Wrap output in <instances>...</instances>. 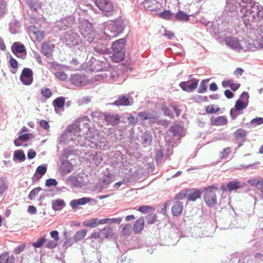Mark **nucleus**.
<instances>
[{"label":"nucleus","instance_id":"obj_1","mask_svg":"<svg viewBox=\"0 0 263 263\" xmlns=\"http://www.w3.org/2000/svg\"><path fill=\"white\" fill-rule=\"evenodd\" d=\"M90 121L88 117L83 116L78 119V124L68 126L58 138L59 144H69L72 141L77 145L101 149L102 142L98 140V134L90 130Z\"/></svg>","mask_w":263,"mask_h":263},{"label":"nucleus","instance_id":"obj_2","mask_svg":"<svg viewBox=\"0 0 263 263\" xmlns=\"http://www.w3.org/2000/svg\"><path fill=\"white\" fill-rule=\"evenodd\" d=\"M261 10L259 5L252 0H226L225 9L221 17L230 22L235 16L240 17L247 29H252V23L258 20Z\"/></svg>","mask_w":263,"mask_h":263},{"label":"nucleus","instance_id":"obj_3","mask_svg":"<svg viewBox=\"0 0 263 263\" xmlns=\"http://www.w3.org/2000/svg\"><path fill=\"white\" fill-rule=\"evenodd\" d=\"M79 30L84 39L89 43H93L99 38L92 24L87 20L80 23Z\"/></svg>","mask_w":263,"mask_h":263},{"label":"nucleus","instance_id":"obj_4","mask_svg":"<svg viewBox=\"0 0 263 263\" xmlns=\"http://www.w3.org/2000/svg\"><path fill=\"white\" fill-rule=\"evenodd\" d=\"M125 43L126 40L124 38L119 39L112 43L111 49L114 53L111 59L113 62L119 63L124 60L125 57L124 51Z\"/></svg>","mask_w":263,"mask_h":263},{"label":"nucleus","instance_id":"obj_5","mask_svg":"<svg viewBox=\"0 0 263 263\" xmlns=\"http://www.w3.org/2000/svg\"><path fill=\"white\" fill-rule=\"evenodd\" d=\"M125 27V24L122 20L112 22L108 24L105 31L106 38L111 40L112 37L118 36L123 32Z\"/></svg>","mask_w":263,"mask_h":263},{"label":"nucleus","instance_id":"obj_6","mask_svg":"<svg viewBox=\"0 0 263 263\" xmlns=\"http://www.w3.org/2000/svg\"><path fill=\"white\" fill-rule=\"evenodd\" d=\"M221 18H222L221 17ZM219 21L216 22L213 21H206V20L203 21L202 23L208 29H211V31L213 32L215 35H218L225 28L227 27L228 24L229 22H225L223 19L221 18V25H220Z\"/></svg>","mask_w":263,"mask_h":263},{"label":"nucleus","instance_id":"obj_7","mask_svg":"<svg viewBox=\"0 0 263 263\" xmlns=\"http://www.w3.org/2000/svg\"><path fill=\"white\" fill-rule=\"evenodd\" d=\"M64 42L67 47L71 48L74 46L79 45L82 43V41L78 33L70 30L65 33Z\"/></svg>","mask_w":263,"mask_h":263},{"label":"nucleus","instance_id":"obj_8","mask_svg":"<svg viewBox=\"0 0 263 263\" xmlns=\"http://www.w3.org/2000/svg\"><path fill=\"white\" fill-rule=\"evenodd\" d=\"M213 189L216 191L218 190V188L213 185L210 186L204 190V200L206 204L210 207L213 206L217 202L216 195L213 190Z\"/></svg>","mask_w":263,"mask_h":263},{"label":"nucleus","instance_id":"obj_9","mask_svg":"<svg viewBox=\"0 0 263 263\" xmlns=\"http://www.w3.org/2000/svg\"><path fill=\"white\" fill-rule=\"evenodd\" d=\"M118 75L115 71L108 70L101 71V73L95 76V80L96 81L112 82L116 81Z\"/></svg>","mask_w":263,"mask_h":263},{"label":"nucleus","instance_id":"obj_10","mask_svg":"<svg viewBox=\"0 0 263 263\" xmlns=\"http://www.w3.org/2000/svg\"><path fill=\"white\" fill-rule=\"evenodd\" d=\"M69 81L72 85L79 87L85 85L88 83V80L85 75L77 73L70 75Z\"/></svg>","mask_w":263,"mask_h":263},{"label":"nucleus","instance_id":"obj_11","mask_svg":"<svg viewBox=\"0 0 263 263\" xmlns=\"http://www.w3.org/2000/svg\"><path fill=\"white\" fill-rule=\"evenodd\" d=\"M134 101L129 94H124L119 96L118 99L112 104L117 106H127L132 105Z\"/></svg>","mask_w":263,"mask_h":263},{"label":"nucleus","instance_id":"obj_12","mask_svg":"<svg viewBox=\"0 0 263 263\" xmlns=\"http://www.w3.org/2000/svg\"><path fill=\"white\" fill-rule=\"evenodd\" d=\"M21 82L25 85H29L33 82V71L29 68H24L20 76Z\"/></svg>","mask_w":263,"mask_h":263},{"label":"nucleus","instance_id":"obj_13","mask_svg":"<svg viewBox=\"0 0 263 263\" xmlns=\"http://www.w3.org/2000/svg\"><path fill=\"white\" fill-rule=\"evenodd\" d=\"M249 95L247 92H243L240 98L236 101L234 107L243 110L246 109L249 104Z\"/></svg>","mask_w":263,"mask_h":263},{"label":"nucleus","instance_id":"obj_14","mask_svg":"<svg viewBox=\"0 0 263 263\" xmlns=\"http://www.w3.org/2000/svg\"><path fill=\"white\" fill-rule=\"evenodd\" d=\"M224 41L226 44L228 46L235 50L237 51L245 50L239 41L236 37L232 36L227 37Z\"/></svg>","mask_w":263,"mask_h":263},{"label":"nucleus","instance_id":"obj_15","mask_svg":"<svg viewBox=\"0 0 263 263\" xmlns=\"http://www.w3.org/2000/svg\"><path fill=\"white\" fill-rule=\"evenodd\" d=\"M73 23V19L71 16H67L55 22V27L60 30H66Z\"/></svg>","mask_w":263,"mask_h":263},{"label":"nucleus","instance_id":"obj_16","mask_svg":"<svg viewBox=\"0 0 263 263\" xmlns=\"http://www.w3.org/2000/svg\"><path fill=\"white\" fill-rule=\"evenodd\" d=\"M96 6L105 12H110L113 10V6L110 0H95Z\"/></svg>","mask_w":263,"mask_h":263},{"label":"nucleus","instance_id":"obj_17","mask_svg":"<svg viewBox=\"0 0 263 263\" xmlns=\"http://www.w3.org/2000/svg\"><path fill=\"white\" fill-rule=\"evenodd\" d=\"M120 116L114 112H109L104 114V120L108 125L115 126L117 125L120 121Z\"/></svg>","mask_w":263,"mask_h":263},{"label":"nucleus","instance_id":"obj_18","mask_svg":"<svg viewBox=\"0 0 263 263\" xmlns=\"http://www.w3.org/2000/svg\"><path fill=\"white\" fill-rule=\"evenodd\" d=\"M96 44L94 47V51L98 54H104L108 53L109 49L107 48V44L99 38L98 41L93 42Z\"/></svg>","mask_w":263,"mask_h":263},{"label":"nucleus","instance_id":"obj_19","mask_svg":"<svg viewBox=\"0 0 263 263\" xmlns=\"http://www.w3.org/2000/svg\"><path fill=\"white\" fill-rule=\"evenodd\" d=\"M11 50L12 52L16 55L17 53H24V55L22 57V59L25 58L26 55V50L25 47L20 42H14L11 46Z\"/></svg>","mask_w":263,"mask_h":263},{"label":"nucleus","instance_id":"obj_20","mask_svg":"<svg viewBox=\"0 0 263 263\" xmlns=\"http://www.w3.org/2000/svg\"><path fill=\"white\" fill-rule=\"evenodd\" d=\"M91 200L90 197H83L78 199H73L70 201L69 203L70 206L72 209H76L78 208V205H83L89 202Z\"/></svg>","mask_w":263,"mask_h":263},{"label":"nucleus","instance_id":"obj_21","mask_svg":"<svg viewBox=\"0 0 263 263\" xmlns=\"http://www.w3.org/2000/svg\"><path fill=\"white\" fill-rule=\"evenodd\" d=\"M144 147L151 144L153 141V137L150 132L146 131L142 134L141 139L139 140Z\"/></svg>","mask_w":263,"mask_h":263},{"label":"nucleus","instance_id":"obj_22","mask_svg":"<svg viewBox=\"0 0 263 263\" xmlns=\"http://www.w3.org/2000/svg\"><path fill=\"white\" fill-rule=\"evenodd\" d=\"M183 209V204L182 202L179 201L174 202L171 209L172 215L174 216L180 215L182 213Z\"/></svg>","mask_w":263,"mask_h":263},{"label":"nucleus","instance_id":"obj_23","mask_svg":"<svg viewBox=\"0 0 263 263\" xmlns=\"http://www.w3.org/2000/svg\"><path fill=\"white\" fill-rule=\"evenodd\" d=\"M54 46L50 42L44 43L41 47V51L42 53L47 57H49L51 55Z\"/></svg>","mask_w":263,"mask_h":263},{"label":"nucleus","instance_id":"obj_24","mask_svg":"<svg viewBox=\"0 0 263 263\" xmlns=\"http://www.w3.org/2000/svg\"><path fill=\"white\" fill-rule=\"evenodd\" d=\"M200 196L201 193L197 189H193L186 191V197L190 201H196V199L200 198Z\"/></svg>","mask_w":263,"mask_h":263},{"label":"nucleus","instance_id":"obj_25","mask_svg":"<svg viewBox=\"0 0 263 263\" xmlns=\"http://www.w3.org/2000/svg\"><path fill=\"white\" fill-rule=\"evenodd\" d=\"M137 116L142 120H147L149 119H156L157 115L154 112L142 111L138 113Z\"/></svg>","mask_w":263,"mask_h":263},{"label":"nucleus","instance_id":"obj_26","mask_svg":"<svg viewBox=\"0 0 263 263\" xmlns=\"http://www.w3.org/2000/svg\"><path fill=\"white\" fill-rule=\"evenodd\" d=\"M26 3L30 8V10L32 12L36 13H39V10L41 7L40 3L39 1L37 0H26Z\"/></svg>","mask_w":263,"mask_h":263},{"label":"nucleus","instance_id":"obj_27","mask_svg":"<svg viewBox=\"0 0 263 263\" xmlns=\"http://www.w3.org/2000/svg\"><path fill=\"white\" fill-rule=\"evenodd\" d=\"M73 165L67 160H61V168L64 174L69 173L72 170Z\"/></svg>","mask_w":263,"mask_h":263},{"label":"nucleus","instance_id":"obj_28","mask_svg":"<svg viewBox=\"0 0 263 263\" xmlns=\"http://www.w3.org/2000/svg\"><path fill=\"white\" fill-rule=\"evenodd\" d=\"M51 205L52 209L55 211L61 210L65 206L66 203L63 199H55L51 201Z\"/></svg>","mask_w":263,"mask_h":263},{"label":"nucleus","instance_id":"obj_29","mask_svg":"<svg viewBox=\"0 0 263 263\" xmlns=\"http://www.w3.org/2000/svg\"><path fill=\"white\" fill-rule=\"evenodd\" d=\"M144 220L143 217L138 219L135 222L133 227V231L135 233H139L144 228Z\"/></svg>","mask_w":263,"mask_h":263},{"label":"nucleus","instance_id":"obj_30","mask_svg":"<svg viewBox=\"0 0 263 263\" xmlns=\"http://www.w3.org/2000/svg\"><path fill=\"white\" fill-rule=\"evenodd\" d=\"M212 125L220 126L226 125L227 123V119L224 116H219L218 117H212L211 119Z\"/></svg>","mask_w":263,"mask_h":263},{"label":"nucleus","instance_id":"obj_31","mask_svg":"<svg viewBox=\"0 0 263 263\" xmlns=\"http://www.w3.org/2000/svg\"><path fill=\"white\" fill-rule=\"evenodd\" d=\"M14 256L9 255L7 252L0 255V263H14Z\"/></svg>","mask_w":263,"mask_h":263},{"label":"nucleus","instance_id":"obj_32","mask_svg":"<svg viewBox=\"0 0 263 263\" xmlns=\"http://www.w3.org/2000/svg\"><path fill=\"white\" fill-rule=\"evenodd\" d=\"M222 86L224 88L230 87L232 90L235 91L240 87V84L239 83H234L232 80H228L227 81H223L222 82Z\"/></svg>","mask_w":263,"mask_h":263},{"label":"nucleus","instance_id":"obj_33","mask_svg":"<svg viewBox=\"0 0 263 263\" xmlns=\"http://www.w3.org/2000/svg\"><path fill=\"white\" fill-rule=\"evenodd\" d=\"M246 131L242 128L238 129L234 133V135L237 141L241 140L245 142L246 139Z\"/></svg>","mask_w":263,"mask_h":263},{"label":"nucleus","instance_id":"obj_34","mask_svg":"<svg viewBox=\"0 0 263 263\" xmlns=\"http://www.w3.org/2000/svg\"><path fill=\"white\" fill-rule=\"evenodd\" d=\"M227 187L229 192L235 191L242 187L241 183L237 180L229 181L227 183Z\"/></svg>","mask_w":263,"mask_h":263},{"label":"nucleus","instance_id":"obj_35","mask_svg":"<svg viewBox=\"0 0 263 263\" xmlns=\"http://www.w3.org/2000/svg\"><path fill=\"white\" fill-rule=\"evenodd\" d=\"M183 127L178 124L173 125L169 129V132L173 134V136H180L183 132Z\"/></svg>","mask_w":263,"mask_h":263},{"label":"nucleus","instance_id":"obj_36","mask_svg":"<svg viewBox=\"0 0 263 263\" xmlns=\"http://www.w3.org/2000/svg\"><path fill=\"white\" fill-rule=\"evenodd\" d=\"M55 109L61 108L65 105V98L63 97H59L54 99L52 102Z\"/></svg>","mask_w":263,"mask_h":263},{"label":"nucleus","instance_id":"obj_37","mask_svg":"<svg viewBox=\"0 0 263 263\" xmlns=\"http://www.w3.org/2000/svg\"><path fill=\"white\" fill-rule=\"evenodd\" d=\"M175 18L177 21H187L189 19V15L181 10H179L175 15Z\"/></svg>","mask_w":263,"mask_h":263},{"label":"nucleus","instance_id":"obj_38","mask_svg":"<svg viewBox=\"0 0 263 263\" xmlns=\"http://www.w3.org/2000/svg\"><path fill=\"white\" fill-rule=\"evenodd\" d=\"M13 159H17L20 162L24 161L26 159V156L24 151L22 150H16L14 151Z\"/></svg>","mask_w":263,"mask_h":263},{"label":"nucleus","instance_id":"obj_39","mask_svg":"<svg viewBox=\"0 0 263 263\" xmlns=\"http://www.w3.org/2000/svg\"><path fill=\"white\" fill-rule=\"evenodd\" d=\"M87 234V230L83 229V230H79L76 232L73 238L74 240L76 242L81 241L82 240L86 235Z\"/></svg>","mask_w":263,"mask_h":263},{"label":"nucleus","instance_id":"obj_40","mask_svg":"<svg viewBox=\"0 0 263 263\" xmlns=\"http://www.w3.org/2000/svg\"><path fill=\"white\" fill-rule=\"evenodd\" d=\"M242 114V110L235 107L232 108L230 111V115L232 120H235L237 117Z\"/></svg>","mask_w":263,"mask_h":263},{"label":"nucleus","instance_id":"obj_41","mask_svg":"<svg viewBox=\"0 0 263 263\" xmlns=\"http://www.w3.org/2000/svg\"><path fill=\"white\" fill-rule=\"evenodd\" d=\"M100 232L106 238L109 236H112L113 234V229L110 227H105L100 231Z\"/></svg>","mask_w":263,"mask_h":263},{"label":"nucleus","instance_id":"obj_42","mask_svg":"<svg viewBox=\"0 0 263 263\" xmlns=\"http://www.w3.org/2000/svg\"><path fill=\"white\" fill-rule=\"evenodd\" d=\"M209 79H205L202 80L200 84V86L198 89V92L199 93H204L207 90V84L209 82Z\"/></svg>","mask_w":263,"mask_h":263},{"label":"nucleus","instance_id":"obj_43","mask_svg":"<svg viewBox=\"0 0 263 263\" xmlns=\"http://www.w3.org/2000/svg\"><path fill=\"white\" fill-rule=\"evenodd\" d=\"M84 225L92 228H97L99 226L98 219H91L85 222Z\"/></svg>","mask_w":263,"mask_h":263},{"label":"nucleus","instance_id":"obj_44","mask_svg":"<svg viewBox=\"0 0 263 263\" xmlns=\"http://www.w3.org/2000/svg\"><path fill=\"white\" fill-rule=\"evenodd\" d=\"M50 65L51 69L56 71H60L64 69L65 68H67L66 65L60 64L55 61L51 62Z\"/></svg>","mask_w":263,"mask_h":263},{"label":"nucleus","instance_id":"obj_45","mask_svg":"<svg viewBox=\"0 0 263 263\" xmlns=\"http://www.w3.org/2000/svg\"><path fill=\"white\" fill-rule=\"evenodd\" d=\"M42 189L41 187H37L32 190L30 192L28 198L30 200H34L36 196H37L40 191H41Z\"/></svg>","mask_w":263,"mask_h":263},{"label":"nucleus","instance_id":"obj_46","mask_svg":"<svg viewBox=\"0 0 263 263\" xmlns=\"http://www.w3.org/2000/svg\"><path fill=\"white\" fill-rule=\"evenodd\" d=\"M155 209L152 206L148 205H142L139 207L138 211L142 213H149Z\"/></svg>","mask_w":263,"mask_h":263},{"label":"nucleus","instance_id":"obj_47","mask_svg":"<svg viewBox=\"0 0 263 263\" xmlns=\"http://www.w3.org/2000/svg\"><path fill=\"white\" fill-rule=\"evenodd\" d=\"M46 241V238L44 237H40L36 241L32 243V246L35 248H40L45 244Z\"/></svg>","mask_w":263,"mask_h":263},{"label":"nucleus","instance_id":"obj_48","mask_svg":"<svg viewBox=\"0 0 263 263\" xmlns=\"http://www.w3.org/2000/svg\"><path fill=\"white\" fill-rule=\"evenodd\" d=\"M157 216L155 214H149L145 217L146 222L149 224L154 223L156 221Z\"/></svg>","mask_w":263,"mask_h":263},{"label":"nucleus","instance_id":"obj_49","mask_svg":"<svg viewBox=\"0 0 263 263\" xmlns=\"http://www.w3.org/2000/svg\"><path fill=\"white\" fill-rule=\"evenodd\" d=\"M57 241L55 240H48L46 239L45 243V247L49 249H53L57 246Z\"/></svg>","mask_w":263,"mask_h":263},{"label":"nucleus","instance_id":"obj_50","mask_svg":"<svg viewBox=\"0 0 263 263\" xmlns=\"http://www.w3.org/2000/svg\"><path fill=\"white\" fill-rule=\"evenodd\" d=\"M173 16V13L170 10H165L160 13V17L165 20H170Z\"/></svg>","mask_w":263,"mask_h":263},{"label":"nucleus","instance_id":"obj_51","mask_svg":"<svg viewBox=\"0 0 263 263\" xmlns=\"http://www.w3.org/2000/svg\"><path fill=\"white\" fill-rule=\"evenodd\" d=\"M71 180L72 185L75 187H82L84 185V183L81 181V179L79 180L77 178L72 177Z\"/></svg>","mask_w":263,"mask_h":263},{"label":"nucleus","instance_id":"obj_52","mask_svg":"<svg viewBox=\"0 0 263 263\" xmlns=\"http://www.w3.org/2000/svg\"><path fill=\"white\" fill-rule=\"evenodd\" d=\"M54 75L61 81H65L68 78L67 74L63 71H57Z\"/></svg>","mask_w":263,"mask_h":263},{"label":"nucleus","instance_id":"obj_53","mask_svg":"<svg viewBox=\"0 0 263 263\" xmlns=\"http://www.w3.org/2000/svg\"><path fill=\"white\" fill-rule=\"evenodd\" d=\"M132 226L130 224H125L121 230L122 234L124 236H129Z\"/></svg>","mask_w":263,"mask_h":263},{"label":"nucleus","instance_id":"obj_54","mask_svg":"<svg viewBox=\"0 0 263 263\" xmlns=\"http://www.w3.org/2000/svg\"><path fill=\"white\" fill-rule=\"evenodd\" d=\"M42 95L46 98H49L52 96V92L48 88H43L41 89Z\"/></svg>","mask_w":263,"mask_h":263},{"label":"nucleus","instance_id":"obj_55","mask_svg":"<svg viewBox=\"0 0 263 263\" xmlns=\"http://www.w3.org/2000/svg\"><path fill=\"white\" fill-rule=\"evenodd\" d=\"M198 81H195L191 83L187 82V89H189L188 92H191L195 90L198 85Z\"/></svg>","mask_w":263,"mask_h":263},{"label":"nucleus","instance_id":"obj_56","mask_svg":"<svg viewBox=\"0 0 263 263\" xmlns=\"http://www.w3.org/2000/svg\"><path fill=\"white\" fill-rule=\"evenodd\" d=\"M6 12V3L4 0H0V16H3Z\"/></svg>","mask_w":263,"mask_h":263},{"label":"nucleus","instance_id":"obj_57","mask_svg":"<svg viewBox=\"0 0 263 263\" xmlns=\"http://www.w3.org/2000/svg\"><path fill=\"white\" fill-rule=\"evenodd\" d=\"M58 184L57 181L53 178H49L46 180L45 185L46 186H56Z\"/></svg>","mask_w":263,"mask_h":263},{"label":"nucleus","instance_id":"obj_58","mask_svg":"<svg viewBox=\"0 0 263 263\" xmlns=\"http://www.w3.org/2000/svg\"><path fill=\"white\" fill-rule=\"evenodd\" d=\"M127 120L129 125L135 126L138 122V118L131 115L127 118Z\"/></svg>","mask_w":263,"mask_h":263},{"label":"nucleus","instance_id":"obj_59","mask_svg":"<svg viewBox=\"0 0 263 263\" xmlns=\"http://www.w3.org/2000/svg\"><path fill=\"white\" fill-rule=\"evenodd\" d=\"M36 172L43 176L47 172V167L43 165H40L37 167Z\"/></svg>","mask_w":263,"mask_h":263},{"label":"nucleus","instance_id":"obj_60","mask_svg":"<svg viewBox=\"0 0 263 263\" xmlns=\"http://www.w3.org/2000/svg\"><path fill=\"white\" fill-rule=\"evenodd\" d=\"M231 151V148L230 147H227L223 149L222 152H220L219 156L220 158H224L226 156L228 155Z\"/></svg>","mask_w":263,"mask_h":263},{"label":"nucleus","instance_id":"obj_61","mask_svg":"<svg viewBox=\"0 0 263 263\" xmlns=\"http://www.w3.org/2000/svg\"><path fill=\"white\" fill-rule=\"evenodd\" d=\"M250 124L261 125L263 124V118L257 117L253 119L250 122Z\"/></svg>","mask_w":263,"mask_h":263},{"label":"nucleus","instance_id":"obj_62","mask_svg":"<svg viewBox=\"0 0 263 263\" xmlns=\"http://www.w3.org/2000/svg\"><path fill=\"white\" fill-rule=\"evenodd\" d=\"M162 109L166 116H167L170 118H172L173 117L172 110L170 108L163 106L162 107Z\"/></svg>","mask_w":263,"mask_h":263},{"label":"nucleus","instance_id":"obj_63","mask_svg":"<svg viewBox=\"0 0 263 263\" xmlns=\"http://www.w3.org/2000/svg\"><path fill=\"white\" fill-rule=\"evenodd\" d=\"M26 247L25 244H21L16 247L14 250V253L16 254H19L22 252Z\"/></svg>","mask_w":263,"mask_h":263},{"label":"nucleus","instance_id":"obj_64","mask_svg":"<svg viewBox=\"0 0 263 263\" xmlns=\"http://www.w3.org/2000/svg\"><path fill=\"white\" fill-rule=\"evenodd\" d=\"M155 159L157 162H159L160 161H161L162 159V152L160 150H157L155 153Z\"/></svg>","mask_w":263,"mask_h":263}]
</instances>
